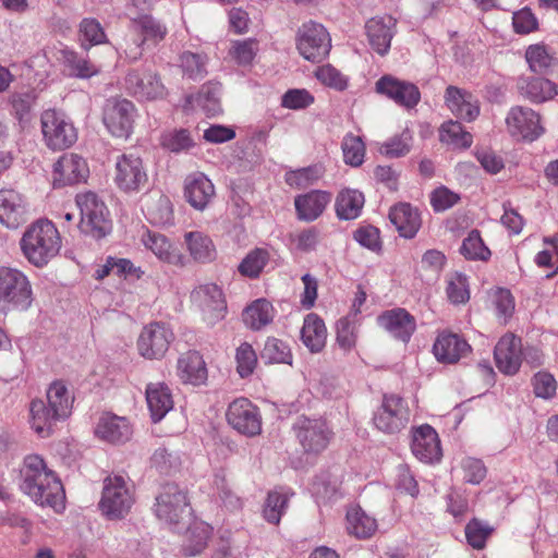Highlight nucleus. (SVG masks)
<instances>
[{"label": "nucleus", "instance_id": "nucleus-1", "mask_svg": "<svg viewBox=\"0 0 558 558\" xmlns=\"http://www.w3.org/2000/svg\"><path fill=\"white\" fill-rule=\"evenodd\" d=\"M21 489L31 499L41 506L50 507L56 512L64 509V490L56 473L48 469L38 454L25 457L21 469Z\"/></svg>", "mask_w": 558, "mask_h": 558}, {"label": "nucleus", "instance_id": "nucleus-2", "mask_svg": "<svg viewBox=\"0 0 558 558\" xmlns=\"http://www.w3.org/2000/svg\"><path fill=\"white\" fill-rule=\"evenodd\" d=\"M46 397L47 402L37 399L29 407L31 426L43 438L50 436L57 422L70 416L74 401V397L61 380L50 384Z\"/></svg>", "mask_w": 558, "mask_h": 558}, {"label": "nucleus", "instance_id": "nucleus-3", "mask_svg": "<svg viewBox=\"0 0 558 558\" xmlns=\"http://www.w3.org/2000/svg\"><path fill=\"white\" fill-rule=\"evenodd\" d=\"M62 240L59 230L48 219H39L28 226L21 240L20 248L25 259L37 268L49 264L60 252Z\"/></svg>", "mask_w": 558, "mask_h": 558}, {"label": "nucleus", "instance_id": "nucleus-4", "mask_svg": "<svg viewBox=\"0 0 558 558\" xmlns=\"http://www.w3.org/2000/svg\"><path fill=\"white\" fill-rule=\"evenodd\" d=\"M34 302L33 286L22 270L0 267V313L26 312Z\"/></svg>", "mask_w": 558, "mask_h": 558}, {"label": "nucleus", "instance_id": "nucleus-5", "mask_svg": "<svg viewBox=\"0 0 558 558\" xmlns=\"http://www.w3.org/2000/svg\"><path fill=\"white\" fill-rule=\"evenodd\" d=\"M134 502L133 486L123 476L109 475L104 480L99 509L107 519H123Z\"/></svg>", "mask_w": 558, "mask_h": 558}, {"label": "nucleus", "instance_id": "nucleus-6", "mask_svg": "<svg viewBox=\"0 0 558 558\" xmlns=\"http://www.w3.org/2000/svg\"><path fill=\"white\" fill-rule=\"evenodd\" d=\"M75 203L80 209V229L83 233L101 239L110 232L109 210L95 192L87 191L76 194Z\"/></svg>", "mask_w": 558, "mask_h": 558}, {"label": "nucleus", "instance_id": "nucleus-7", "mask_svg": "<svg viewBox=\"0 0 558 558\" xmlns=\"http://www.w3.org/2000/svg\"><path fill=\"white\" fill-rule=\"evenodd\" d=\"M113 182L124 193H137L147 185V169L136 153H123L114 158Z\"/></svg>", "mask_w": 558, "mask_h": 558}, {"label": "nucleus", "instance_id": "nucleus-8", "mask_svg": "<svg viewBox=\"0 0 558 558\" xmlns=\"http://www.w3.org/2000/svg\"><path fill=\"white\" fill-rule=\"evenodd\" d=\"M155 514L170 525H177L191 515L186 493L177 484H166L156 497Z\"/></svg>", "mask_w": 558, "mask_h": 558}, {"label": "nucleus", "instance_id": "nucleus-9", "mask_svg": "<svg viewBox=\"0 0 558 558\" xmlns=\"http://www.w3.org/2000/svg\"><path fill=\"white\" fill-rule=\"evenodd\" d=\"M296 48L304 59L320 62L329 54L331 48L329 33L320 23L305 22L299 27Z\"/></svg>", "mask_w": 558, "mask_h": 558}, {"label": "nucleus", "instance_id": "nucleus-10", "mask_svg": "<svg viewBox=\"0 0 558 558\" xmlns=\"http://www.w3.org/2000/svg\"><path fill=\"white\" fill-rule=\"evenodd\" d=\"M410 421V411L405 400L398 395H385L381 405L373 415L375 427L385 434L401 432Z\"/></svg>", "mask_w": 558, "mask_h": 558}, {"label": "nucleus", "instance_id": "nucleus-11", "mask_svg": "<svg viewBox=\"0 0 558 558\" xmlns=\"http://www.w3.org/2000/svg\"><path fill=\"white\" fill-rule=\"evenodd\" d=\"M41 132L47 146L53 150L68 148L77 140L73 123L63 112L57 110L43 112Z\"/></svg>", "mask_w": 558, "mask_h": 558}, {"label": "nucleus", "instance_id": "nucleus-12", "mask_svg": "<svg viewBox=\"0 0 558 558\" xmlns=\"http://www.w3.org/2000/svg\"><path fill=\"white\" fill-rule=\"evenodd\" d=\"M173 340L174 333L168 324L149 323L138 335L136 342L138 354L146 360H160L166 355Z\"/></svg>", "mask_w": 558, "mask_h": 558}, {"label": "nucleus", "instance_id": "nucleus-13", "mask_svg": "<svg viewBox=\"0 0 558 558\" xmlns=\"http://www.w3.org/2000/svg\"><path fill=\"white\" fill-rule=\"evenodd\" d=\"M136 109L124 98H109L102 110V121L111 135L128 138L132 132Z\"/></svg>", "mask_w": 558, "mask_h": 558}, {"label": "nucleus", "instance_id": "nucleus-14", "mask_svg": "<svg viewBox=\"0 0 558 558\" xmlns=\"http://www.w3.org/2000/svg\"><path fill=\"white\" fill-rule=\"evenodd\" d=\"M296 438L307 453L324 451L332 436L327 423L322 418L299 416L293 424Z\"/></svg>", "mask_w": 558, "mask_h": 558}, {"label": "nucleus", "instance_id": "nucleus-15", "mask_svg": "<svg viewBox=\"0 0 558 558\" xmlns=\"http://www.w3.org/2000/svg\"><path fill=\"white\" fill-rule=\"evenodd\" d=\"M227 421L245 436H256L262 432V416L258 408L246 398H238L229 404Z\"/></svg>", "mask_w": 558, "mask_h": 558}, {"label": "nucleus", "instance_id": "nucleus-16", "mask_svg": "<svg viewBox=\"0 0 558 558\" xmlns=\"http://www.w3.org/2000/svg\"><path fill=\"white\" fill-rule=\"evenodd\" d=\"M506 124L510 135L518 140L533 142L544 133L539 114L527 107L511 108Z\"/></svg>", "mask_w": 558, "mask_h": 558}, {"label": "nucleus", "instance_id": "nucleus-17", "mask_svg": "<svg viewBox=\"0 0 558 558\" xmlns=\"http://www.w3.org/2000/svg\"><path fill=\"white\" fill-rule=\"evenodd\" d=\"M192 299L202 311L207 325L214 326L225 318L227 304L222 290L217 284H201L193 291Z\"/></svg>", "mask_w": 558, "mask_h": 558}, {"label": "nucleus", "instance_id": "nucleus-18", "mask_svg": "<svg viewBox=\"0 0 558 558\" xmlns=\"http://www.w3.org/2000/svg\"><path fill=\"white\" fill-rule=\"evenodd\" d=\"M125 90L137 100H154L165 95L158 75L146 69L130 71L124 78Z\"/></svg>", "mask_w": 558, "mask_h": 558}, {"label": "nucleus", "instance_id": "nucleus-19", "mask_svg": "<svg viewBox=\"0 0 558 558\" xmlns=\"http://www.w3.org/2000/svg\"><path fill=\"white\" fill-rule=\"evenodd\" d=\"M375 90L408 109L414 108L421 99L416 85L392 75L381 76L375 84Z\"/></svg>", "mask_w": 558, "mask_h": 558}, {"label": "nucleus", "instance_id": "nucleus-20", "mask_svg": "<svg viewBox=\"0 0 558 558\" xmlns=\"http://www.w3.org/2000/svg\"><path fill=\"white\" fill-rule=\"evenodd\" d=\"M411 451L421 462L434 464L440 461L442 450L437 432L428 424L412 430Z\"/></svg>", "mask_w": 558, "mask_h": 558}, {"label": "nucleus", "instance_id": "nucleus-21", "mask_svg": "<svg viewBox=\"0 0 558 558\" xmlns=\"http://www.w3.org/2000/svg\"><path fill=\"white\" fill-rule=\"evenodd\" d=\"M29 204L26 197L14 189L0 190V223L16 229L28 219Z\"/></svg>", "mask_w": 558, "mask_h": 558}, {"label": "nucleus", "instance_id": "nucleus-22", "mask_svg": "<svg viewBox=\"0 0 558 558\" xmlns=\"http://www.w3.org/2000/svg\"><path fill=\"white\" fill-rule=\"evenodd\" d=\"M53 186L62 187L85 182L89 168L84 158L76 154H64L53 165Z\"/></svg>", "mask_w": 558, "mask_h": 558}, {"label": "nucleus", "instance_id": "nucleus-23", "mask_svg": "<svg viewBox=\"0 0 558 558\" xmlns=\"http://www.w3.org/2000/svg\"><path fill=\"white\" fill-rule=\"evenodd\" d=\"M365 32L371 48L379 56H386L397 33V20L388 14L374 16L365 23Z\"/></svg>", "mask_w": 558, "mask_h": 558}, {"label": "nucleus", "instance_id": "nucleus-24", "mask_svg": "<svg viewBox=\"0 0 558 558\" xmlns=\"http://www.w3.org/2000/svg\"><path fill=\"white\" fill-rule=\"evenodd\" d=\"M497 368L506 375H514L522 362L521 339L512 333L502 336L494 351Z\"/></svg>", "mask_w": 558, "mask_h": 558}, {"label": "nucleus", "instance_id": "nucleus-25", "mask_svg": "<svg viewBox=\"0 0 558 558\" xmlns=\"http://www.w3.org/2000/svg\"><path fill=\"white\" fill-rule=\"evenodd\" d=\"M378 324L397 340L408 343L416 330V320L404 308H393L378 316Z\"/></svg>", "mask_w": 558, "mask_h": 558}, {"label": "nucleus", "instance_id": "nucleus-26", "mask_svg": "<svg viewBox=\"0 0 558 558\" xmlns=\"http://www.w3.org/2000/svg\"><path fill=\"white\" fill-rule=\"evenodd\" d=\"M141 243L165 264L180 267L185 265L183 254L159 232L145 230L141 236Z\"/></svg>", "mask_w": 558, "mask_h": 558}, {"label": "nucleus", "instance_id": "nucleus-27", "mask_svg": "<svg viewBox=\"0 0 558 558\" xmlns=\"http://www.w3.org/2000/svg\"><path fill=\"white\" fill-rule=\"evenodd\" d=\"M184 196L192 207L204 210L215 196V186L203 172H194L185 179Z\"/></svg>", "mask_w": 558, "mask_h": 558}, {"label": "nucleus", "instance_id": "nucleus-28", "mask_svg": "<svg viewBox=\"0 0 558 558\" xmlns=\"http://www.w3.org/2000/svg\"><path fill=\"white\" fill-rule=\"evenodd\" d=\"M470 351L471 347L463 338L450 332L439 333L433 345L436 360L444 364H454Z\"/></svg>", "mask_w": 558, "mask_h": 558}, {"label": "nucleus", "instance_id": "nucleus-29", "mask_svg": "<svg viewBox=\"0 0 558 558\" xmlns=\"http://www.w3.org/2000/svg\"><path fill=\"white\" fill-rule=\"evenodd\" d=\"M132 433L126 417L111 413L102 414L95 428L96 436L110 444L125 442L131 438Z\"/></svg>", "mask_w": 558, "mask_h": 558}, {"label": "nucleus", "instance_id": "nucleus-30", "mask_svg": "<svg viewBox=\"0 0 558 558\" xmlns=\"http://www.w3.org/2000/svg\"><path fill=\"white\" fill-rule=\"evenodd\" d=\"M331 201L326 191L313 190L294 198V207L299 220L312 222L319 218Z\"/></svg>", "mask_w": 558, "mask_h": 558}, {"label": "nucleus", "instance_id": "nucleus-31", "mask_svg": "<svg viewBox=\"0 0 558 558\" xmlns=\"http://www.w3.org/2000/svg\"><path fill=\"white\" fill-rule=\"evenodd\" d=\"M177 373L182 383L193 386L205 384L208 377L203 355L194 350L180 355L177 362Z\"/></svg>", "mask_w": 558, "mask_h": 558}, {"label": "nucleus", "instance_id": "nucleus-32", "mask_svg": "<svg viewBox=\"0 0 558 558\" xmlns=\"http://www.w3.org/2000/svg\"><path fill=\"white\" fill-rule=\"evenodd\" d=\"M445 99L449 110L461 120L471 122L480 114L477 99L466 90L460 89L456 86H448Z\"/></svg>", "mask_w": 558, "mask_h": 558}, {"label": "nucleus", "instance_id": "nucleus-33", "mask_svg": "<svg viewBox=\"0 0 558 558\" xmlns=\"http://www.w3.org/2000/svg\"><path fill=\"white\" fill-rule=\"evenodd\" d=\"M145 397L154 423L160 422L173 408L172 392L165 383L147 384Z\"/></svg>", "mask_w": 558, "mask_h": 558}, {"label": "nucleus", "instance_id": "nucleus-34", "mask_svg": "<svg viewBox=\"0 0 558 558\" xmlns=\"http://www.w3.org/2000/svg\"><path fill=\"white\" fill-rule=\"evenodd\" d=\"M389 220L400 236L405 239L414 238L422 225L418 209L408 203H400L391 207Z\"/></svg>", "mask_w": 558, "mask_h": 558}, {"label": "nucleus", "instance_id": "nucleus-35", "mask_svg": "<svg viewBox=\"0 0 558 558\" xmlns=\"http://www.w3.org/2000/svg\"><path fill=\"white\" fill-rule=\"evenodd\" d=\"M221 85L215 82L204 84L196 95L186 97V108L202 109L207 116H216L221 111L220 107Z\"/></svg>", "mask_w": 558, "mask_h": 558}, {"label": "nucleus", "instance_id": "nucleus-36", "mask_svg": "<svg viewBox=\"0 0 558 558\" xmlns=\"http://www.w3.org/2000/svg\"><path fill=\"white\" fill-rule=\"evenodd\" d=\"M520 94L532 102H544L557 95V86L544 77H521L518 81Z\"/></svg>", "mask_w": 558, "mask_h": 558}, {"label": "nucleus", "instance_id": "nucleus-37", "mask_svg": "<svg viewBox=\"0 0 558 558\" xmlns=\"http://www.w3.org/2000/svg\"><path fill=\"white\" fill-rule=\"evenodd\" d=\"M61 61L69 75L75 78L87 80L99 73V68L85 54L64 48L61 50Z\"/></svg>", "mask_w": 558, "mask_h": 558}, {"label": "nucleus", "instance_id": "nucleus-38", "mask_svg": "<svg viewBox=\"0 0 558 558\" xmlns=\"http://www.w3.org/2000/svg\"><path fill=\"white\" fill-rule=\"evenodd\" d=\"M327 329L324 320L316 314H307L301 329V339L311 352H319L326 344Z\"/></svg>", "mask_w": 558, "mask_h": 558}, {"label": "nucleus", "instance_id": "nucleus-39", "mask_svg": "<svg viewBox=\"0 0 558 558\" xmlns=\"http://www.w3.org/2000/svg\"><path fill=\"white\" fill-rule=\"evenodd\" d=\"M143 210L154 225H167L172 219L171 202L160 192H155L143 199Z\"/></svg>", "mask_w": 558, "mask_h": 558}, {"label": "nucleus", "instance_id": "nucleus-40", "mask_svg": "<svg viewBox=\"0 0 558 558\" xmlns=\"http://www.w3.org/2000/svg\"><path fill=\"white\" fill-rule=\"evenodd\" d=\"M242 316L244 324L248 328L260 330L274 320L275 308L269 301L258 299L244 310Z\"/></svg>", "mask_w": 558, "mask_h": 558}, {"label": "nucleus", "instance_id": "nucleus-41", "mask_svg": "<svg viewBox=\"0 0 558 558\" xmlns=\"http://www.w3.org/2000/svg\"><path fill=\"white\" fill-rule=\"evenodd\" d=\"M364 195L357 190H342L336 199V214L341 220H353L357 218L364 206Z\"/></svg>", "mask_w": 558, "mask_h": 558}, {"label": "nucleus", "instance_id": "nucleus-42", "mask_svg": "<svg viewBox=\"0 0 558 558\" xmlns=\"http://www.w3.org/2000/svg\"><path fill=\"white\" fill-rule=\"evenodd\" d=\"M184 240L191 257L198 263H209L216 258V247L211 239L199 232H186Z\"/></svg>", "mask_w": 558, "mask_h": 558}, {"label": "nucleus", "instance_id": "nucleus-43", "mask_svg": "<svg viewBox=\"0 0 558 558\" xmlns=\"http://www.w3.org/2000/svg\"><path fill=\"white\" fill-rule=\"evenodd\" d=\"M377 529L376 520L361 508H351L347 512V530L356 538H368Z\"/></svg>", "mask_w": 558, "mask_h": 558}, {"label": "nucleus", "instance_id": "nucleus-44", "mask_svg": "<svg viewBox=\"0 0 558 558\" xmlns=\"http://www.w3.org/2000/svg\"><path fill=\"white\" fill-rule=\"evenodd\" d=\"M290 494L284 489H275L268 493L266 498L263 517L271 524H279L281 517L288 509Z\"/></svg>", "mask_w": 558, "mask_h": 558}, {"label": "nucleus", "instance_id": "nucleus-45", "mask_svg": "<svg viewBox=\"0 0 558 558\" xmlns=\"http://www.w3.org/2000/svg\"><path fill=\"white\" fill-rule=\"evenodd\" d=\"M260 359L266 364H292V352L289 344L278 338L269 337L260 352Z\"/></svg>", "mask_w": 558, "mask_h": 558}, {"label": "nucleus", "instance_id": "nucleus-46", "mask_svg": "<svg viewBox=\"0 0 558 558\" xmlns=\"http://www.w3.org/2000/svg\"><path fill=\"white\" fill-rule=\"evenodd\" d=\"M78 41L81 47L87 51L93 46L107 41L106 33L101 24L93 17H85L78 25Z\"/></svg>", "mask_w": 558, "mask_h": 558}, {"label": "nucleus", "instance_id": "nucleus-47", "mask_svg": "<svg viewBox=\"0 0 558 558\" xmlns=\"http://www.w3.org/2000/svg\"><path fill=\"white\" fill-rule=\"evenodd\" d=\"M213 529L205 522H194L187 529L186 543L183 550L187 556L198 555L207 545Z\"/></svg>", "mask_w": 558, "mask_h": 558}, {"label": "nucleus", "instance_id": "nucleus-48", "mask_svg": "<svg viewBox=\"0 0 558 558\" xmlns=\"http://www.w3.org/2000/svg\"><path fill=\"white\" fill-rule=\"evenodd\" d=\"M323 174V167L314 165L287 171L284 174V181L289 186L302 190L315 184Z\"/></svg>", "mask_w": 558, "mask_h": 558}, {"label": "nucleus", "instance_id": "nucleus-49", "mask_svg": "<svg viewBox=\"0 0 558 558\" xmlns=\"http://www.w3.org/2000/svg\"><path fill=\"white\" fill-rule=\"evenodd\" d=\"M439 138L454 148H469L472 145V135L457 121L445 122L440 126Z\"/></svg>", "mask_w": 558, "mask_h": 558}, {"label": "nucleus", "instance_id": "nucleus-50", "mask_svg": "<svg viewBox=\"0 0 558 558\" xmlns=\"http://www.w3.org/2000/svg\"><path fill=\"white\" fill-rule=\"evenodd\" d=\"M525 59L532 72L547 73L555 64V57L544 45H531L525 51Z\"/></svg>", "mask_w": 558, "mask_h": 558}, {"label": "nucleus", "instance_id": "nucleus-51", "mask_svg": "<svg viewBox=\"0 0 558 558\" xmlns=\"http://www.w3.org/2000/svg\"><path fill=\"white\" fill-rule=\"evenodd\" d=\"M269 260V253L265 248H254L242 259L238 270L247 278H257Z\"/></svg>", "mask_w": 558, "mask_h": 558}, {"label": "nucleus", "instance_id": "nucleus-52", "mask_svg": "<svg viewBox=\"0 0 558 558\" xmlns=\"http://www.w3.org/2000/svg\"><path fill=\"white\" fill-rule=\"evenodd\" d=\"M183 75L191 80H202L207 74V57L203 53L185 51L180 56Z\"/></svg>", "mask_w": 558, "mask_h": 558}, {"label": "nucleus", "instance_id": "nucleus-53", "mask_svg": "<svg viewBox=\"0 0 558 558\" xmlns=\"http://www.w3.org/2000/svg\"><path fill=\"white\" fill-rule=\"evenodd\" d=\"M460 253L470 260H487L490 257V251L477 230H472L463 240Z\"/></svg>", "mask_w": 558, "mask_h": 558}, {"label": "nucleus", "instance_id": "nucleus-54", "mask_svg": "<svg viewBox=\"0 0 558 558\" xmlns=\"http://www.w3.org/2000/svg\"><path fill=\"white\" fill-rule=\"evenodd\" d=\"M343 160L347 165L359 167L363 163L365 157V144L361 136L347 134L342 144Z\"/></svg>", "mask_w": 558, "mask_h": 558}, {"label": "nucleus", "instance_id": "nucleus-55", "mask_svg": "<svg viewBox=\"0 0 558 558\" xmlns=\"http://www.w3.org/2000/svg\"><path fill=\"white\" fill-rule=\"evenodd\" d=\"M258 51V41L254 38L234 40L229 50L230 57L241 66L251 65Z\"/></svg>", "mask_w": 558, "mask_h": 558}, {"label": "nucleus", "instance_id": "nucleus-56", "mask_svg": "<svg viewBox=\"0 0 558 558\" xmlns=\"http://www.w3.org/2000/svg\"><path fill=\"white\" fill-rule=\"evenodd\" d=\"M161 145L172 153H181L192 148L194 141L185 129L171 130L162 134Z\"/></svg>", "mask_w": 558, "mask_h": 558}, {"label": "nucleus", "instance_id": "nucleus-57", "mask_svg": "<svg viewBox=\"0 0 558 558\" xmlns=\"http://www.w3.org/2000/svg\"><path fill=\"white\" fill-rule=\"evenodd\" d=\"M315 97L305 88H290L282 96L280 105L289 110H304L311 107Z\"/></svg>", "mask_w": 558, "mask_h": 558}, {"label": "nucleus", "instance_id": "nucleus-58", "mask_svg": "<svg viewBox=\"0 0 558 558\" xmlns=\"http://www.w3.org/2000/svg\"><path fill=\"white\" fill-rule=\"evenodd\" d=\"M35 100L36 95L34 90L15 93L11 96L12 113L21 124L31 120V111Z\"/></svg>", "mask_w": 558, "mask_h": 558}, {"label": "nucleus", "instance_id": "nucleus-59", "mask_svg": "<svg viewBox=\"0 0 558 558\" xmlns=\"http://www.w3.org/2000/svg\"><path fill=\"white\" fill-rule=\"evenodd\" d=\"M214 486L218 490L219 497L223 505L231 511L240 510L243 506V501L238 497L226 478L223 471H219L214 475Z\"/></svg>", "mask_w": 558, "mask_h": 558}, {"label": "nucleus", "instance_id": "nucleus-60", "mask_svg": "<svg viewBox=\"0 0 558 558\" xmlns=\"http://www.w3.org/2000/svg\"><path fill=\"white\" fill-rule=\"evenodd\" d=\"M337 342L341 349L349 351L356 344L357 326L350 317H342L337 322Z\"/></svg>", "mask_w": 558, "mask_h": 558}, {"label": "nucleus", "instance_id": "nucleus-61", "mask_svg": "<svg viewBox=\"0 0 558 558\" xmlns=\"http://www.w3.org/2000/svg\"><path fill=\"white\" fill-rule=\"evenodd\" d=\"M490 533L489 525L476 519L471 520L465 526L468 544L474 549H483Z\"/></svg>", "mask_w": 558, "mask_h": 558}, {"label": "nucleus", "instance_id": "nucleus-62", "mask_svg": "<svg viewBox=\"0 0 558 558\" xmlns=\"http://www.w3.org/2000/svg\"><path fill=\"white\" fill-rule=\"evenodd\" d=\"M235 360L238 373L242 378L253 374L257 364V355L251 344L242 343L236 349Z\"/></svg>", "mask_w": 558, "mask_h": 558}, {"label": "nucleus", "instance_id": "nucleus-63", "mask_svg": "<svg viewBox=\"0 0 558 558\" xmlns=\"http://www.w3.org/2000/svg\"><path fill=\"white\" fill-rule=\"evenodd\" d=\"M447 296L453 304H462L469 301L470 292L466 276L456 274L448 280Z\"/></svg>", "mask_w": 558, "mask_h": 558}, {"label": "nucleus", "instance_id": "nucleus-64", "mask_svg": "<svg viewBox=\"0 0 558 558\" xmlns=\"http://www.w3.org/2000/svg\"><path fill=\"white\" fill-rule=\"evenodd\" d=\"M461 469L463 471L464 482L478 485L486 477L487 470L481 459L465 457L461 461Z\"/></svg>", "mask_w": 558, "mask_h": 558}]
</instances>
